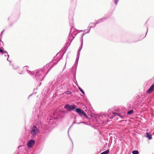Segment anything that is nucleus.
<instances>
[{
    "mask_svg": "<svg viewBox=\"0 0 154 154\" xmlns=\"http://www.w3.org/2000/svg\"><path fill=\"white\" fill-rule=\"evenodd\" d=\"M59 60L57 61V63H55L54 65H53L50 69H49L48 71L43 76H42L44 73V69L48 68L49 65V64H47L44 67V69H37L34 71L31 72L29 70H27L28 66H24L23 67V69H26L27 71V72L29 73L30 75H35V78L37 82L42 81L43 80L44 78L45 77L46 75L48 73L50 70L52 68V67L55 64H57ZM54 63L53 62H51L50 64L51 63Z\"/></svg>",
    "mask_w": 154,
    "mask_h": 154,
    "instance_id": "obj_1",
    "label": "nucleus"
},
{
    "mask_svg": "<svg viewBox=\"0 0 154 154\" xmlns=\"http://www.w3.org/2000/svg\"><path fill=\"white\" fill-rule=\"evenodd\" d=\"M20 14V12L19 11L17 12L14 11L12 14L8 18V20L10 21L15 20L19 18Z\"/></svg>",
    "mask_w": 154,
    "mask_h": 154,
    "instance_id": "obj_2",
    "label": "nucleus"
},
{
    "mask_svg": "<svg viewBox=\"0 0 154 154\" xmlns=\"http://www.w3.org/2000/svg\"><path fill=\"white\" fill-rule=\"evenodd\" d=\"M39 132V130L37 127L34 125L31 128L30 131L31 134L32 135V139L35 138L37 134Z\"/></svg>",
    "mask_w": 154,
    "mask_h": 154,
    "instance_id": "obj_3",
    "label": "nucleus"
},
{
    "mask_svg": "<svg viewBox=\"0 0 154 154\" xmlns=\"http://www.w3.org/2000/svg\"><path fill=\"white\" fill-rule=\"evenodd\" d=\"M64 108L67 109L68 111H70L71 110H75L76 108V106L74 105H70L68 104H66Z\"/></svg>",
    "mask_w": 154,
    "mask_h": 154,
    "instance_id": "obj_4",
    "label": "nucleus"
},
{
    "mask_svg": "<svg viewBox=\"0 0 154 154\" xmlns=\"http://www.w3.org/2000/svg\"><path fill=\"white\" fill-rule=\"evenodd\" d=\"M108 116L110 119H112L114 117L116 116L122 117V116L120 115V114L119 113L114 112H110Z\"/></svg>",
    "mask_w": 154,
    "mask_h": 154,
    "instance_id": "obj_5",
    "label": "nucleus"
},
{
    "mask_svg": "<svg viewBox=\"0 0 154 154\" xmlns=\"http://www.w3.org/2000/svg\"><path fill=\"white\" fill-rule=\"evenodd\" d=\"M75 111L81 116L83 115L85 116L87 115L86 113L82 109L80 108H78L76 109Z\"/></svg>",
    "mask_w": 154,
    "mask_h": 154,
    "instance_id": "obj_6",
    "label": "nucleus"
},
{
    "mask_svg": "<svg viewBox=\"0 0 154 154\" xmlns=\"http://www.w3.org/2000/svg\"><path fill=\"white\" fill-rule=\"evenodd\" d=\"M106 117V115L105 114L99 115L96 117V120H97V121H98L99 122L100 121H101L103 120H103H104V119Z\"/></svg>",
    "mask_w": 154,
    "mask_h": 154,
    "instance_id": "obj_7",
    "label": "nucleus"
},
{
    "mask_svg": "<svg viewBox=\"0 0 154 154\" xmlns=\"http://www.w3.org/2000/svg\"><path fill=\"white\" fill-rule=\"evenodd\" d=\"M35 141L34 140H29L27 143V146L29 148L32 147L35 144Z\"/></svg>",
    "mask_w": 154,
    "mask_h": 154,
    "instance_id": "obj_8",
    "label": "nucleus"
},
{
    "mask_svg": "<svg viewBox=\"0 0 154 154\" xmlns=\"http://www.w3.org/2000/svg\"><path fill=\"white\" fill-rule=\"evenodd\" d=\"M108 17H104L102 18H101L99 20H96L97 22L94 23V26H96V25L99 23H101L104 21L105 20H106V19L108 18Z\"/></svg>",
    "mask_w": 154,
    "mask_h": 154,
    "instance_id": "obj_9",
    "label": "nucleus"
},
{
    "mask_svg": "<svg viewBox=\"0 0 154 154\" xmlns=\"http://www.w3.org/2000/svg\"><path fill=\"white\" fill-rule=\"evenodd\" d=\"M154 90V85H152L149 88L147 91L146 93L148 94L151 93Z\"/></svg>",
    "mask_w": 154,
    "mask_h": 154,
    "instance_id": "obj_10",
    "label": "nucleus"
},
{
    "mask_svg": "<svg viewBox=\"0 0 154 154\" xmlns=\"http://www.w3.org/2000/svg\"><path fill=\"white\" fill-rule=\"evenodd\" d=\"M68 84L67 83L63 84L61 86V88L64 90H66L68 89Z\"/></svg>",
    "mask_w": 154,
    "mask_h": 154,
    "instance_id": "obj_11",
    "label": "nucleus"
},
{
    "mask_svg": "<svg viewBox=\"0 0 154 154\" xmlns=\"http://www.w3.org/2000/svg\"><path fill=\"white\" fill-rule=\"evenodd\" d=\"M94 23H91L89 24V26L88 27L87 29V32H86L85 34L88 33L90 32V31L91 28L94 27V26H91V24H93Z\"/></svg>",
    "mask_w": 154,
    "mask_h": 154,
    "instance_id": "obj_12",
    "label": "nucleus"
},
{
    "mask_svg": "<svg viewBox=\"0 0 154 154\" xmlns=\"http://www.w3.org/2000/svg\"><path fill=\"white\" fill-rule=\"evenodd\" d=\"M81 42V45L80 47H79L78 51V53L77 54V55H79L80 56V52L82 49V46H83V42Z\"/></svg>",
    "mask_w": 154,
    "mask_h": 154,
    "instance_id": "obj_13",
    "label": "nucleus"
},
{
    "mask_svg": "<svg viewBox=\"0 0 154 154\" xmlns=\"http://www.w3.org/2000/svg\"><path fill=\"white\" fill-rule=\"evenodd\" d=\"M81 42V45L80 47H79L78 51V53L77 54V55H79L80 56V52L82 49V46H83V42Z\"/></svg>",
    "mask_w": 154,
    "mask_h": 154,
    "instance_id": "obj_14",
    "label": "nucleus"
},
{
    "mask_svg": "<svg viewBox=\"0 0 154 154\" xmlns=\"http://www.w3.org/2000/svg\"><path fill=\"white\" fill-rule=\"evenodd\" d=\"M146 137L148 138L149 140H150L152 139V135L151 134H150L149 133H146Z\"/></svg>",
    "mask_w": 154,
    "mask_h": 154,
    "instance_id": "obj_15",
    "label": "nucleus"
},
{
    "mask_svg": "<svg viewBox=\"0 0 154 154\" xmlns=\"http://www.w3.org/2000/svg\"><path fill=\"white\" fill-rule=\"evenodd\" d=\"M55 83V82L54 81H53L51 82H49V85L50 86H52L51 89H54V88L53 89L52 87H53L54 86Z\"/></svg>",
    "mask_w": 154,
    "mask_h": 154,
    "instance_id": "obj_16",
    "label": "nucleus"
},
{
    "mask_svg": "<svg viewBox=\"0 0 154 154\" xmlns=\"http://www.w3.org/2000/svg\"><path fill=\"white\" fill-rule=\"evenodd\" d=\"M4 54V55L5 57H8V58H7V60L8 61H9L10 62H11L10 61L8 60V58L9 57V55L8 54V52L5 51H4L3 52V54Z\"/></svg>",
    "mask_w": 154,
    "mask_h": 154,
    "instance_id": "obj_17",
    "label": "nucleus"
},
{
    "mask_svg": "<svg viewBox=\"0 0 154 154\" xmlns=\"http://www.w3.org/2000/svg\"><path fill=\"white\" fill-rule=\"evenodd\" d=\"M77 57L76 58V60H75V65H76V68L77 67V65L78 64V61H79V55H77Z\"/></svg>",
    "mask_w": 154,
    "mask_h": 154,
    "instance_id": "obj_18",
    "label": "nucleus"
},
{
    "mask_svg": "<svg viewBox=\"0 0 154 154\" xmlns=\"http://www.w3.org/2000/svg\"><path fill=\"white\" fill-rule=\"evenodd\" d=\"M71 30H70V34H69V36H68V38L70 40H71V37H70V34L71 33L72 29V28H71ZM74 37H75L74 36H73V35L72 36V38L71 39V40L72 41L73 39V38H74Z\"/></svg>",
    "mask_w": 154,
    "mask_h": 154,
    "instance_id": "obj_19",
    "label": "nucleus"
},
{
    "mask_svg": "<svg viewBox=\"0 0 154 154\" xmlns=\"http://www.w3.org/2000/svg\"><path fill=\"white\" fill-rule=\"evenodd\" d=\"M69 24L71 25V26H72L73 24V21L72 17H71V19L69 20Z\"/></svg>",
    "mask_w": 154,
    "mask_h": 154,
    "instance_id": "obj_20",
    "label": "nucleus"
},
{
    "mask_svg": "<svg viewBox=\"0 0 154 154\" xmlns=\"http://www.w3.org/2000/svg\"><path fill=\"white\" fill-rule=\"evenodd\" d=\"M78 88L79 89V90H80V91L81 92V93L83 94H85V92L82 89L81 87H80L79 86H78Z\"/></svg>",
    "mask_w": 154,
    "mask_h": 154,
    "instance_id": "obj_21",
    "label": "nucleus"
},
{
    "mask_svg": "<svg viewBox=\"0 0 154 154\" xmlns=\"http://www.w3.org/2000/svg\"><path fill=\"white\" fill-rule=\"evenodd\" d=\"M109 152V150H107L105 151L102 152L100 154H108Z\"/></svg>",
    "mask_w": 154,
    "mask_h": 154,
    "instance_id": "obj_22",
    "label": "nucleus"
},
{
    "mask_svg": "<svg viewBox=\"0 0 154 154\" xmlns=\"http://www.w3.org/2000/svg\"><path fill=\"white\" fill-rule=\"evenodd\" d=\"M132 154H139V152L137 150H133L132 152Z\"/></svg>",
    "mask_w": 154,
    "mask_h": 154,
    "instance_id": "obj_23",
    "label": "nucleus"
},
{
    "mask_svg": "<svg viewBox=\"0 0 154 154\" xmlns=\"http://www.w3.org/2000/svg\"><path fill=\"white\" fill-rule=\"evenodd\" d=\"M116 6L118 5V3L119 1V0H113Z\"/></svg>",
    "mask_w": 154,
    "mask_h": 154,
    "instance_id": "obj_24",
    "label": "nucleus"
},
{
    "mask_svg": "<svg viewBox=\"0 0 154 154\" xmlns=\"http://www.w3.org/2000/svg\"><path fill=\"white\" fill-rule=\"evenodd\" d=\"M64 93L69 95V94H70L72 93V92L70 91H65L64 92Z\"/></svg>",
    "mask_w": 154,
    "mask_h": 154,
    "instance_id": "obj_25",
    "label": "nucleus"
},
{
    "mask_svg": "<svg viewBox=\"0 0 154 154\" xmlns=\"http://www.w3.org/2000/svg\"><path fill=\"white\" fill-rule=\"evenodd\" d=\"M133 110V109L129 110L127 112V114L128 115H130L132 113Z\"/></svg>",
    "mask_w": 154,
    "mask_h": 154,
    "instance_id": "obj_26",
    "label": "nucleus"
},
{
    "mask_svg": "<svg viewBox=\"0 0 154 154\" xmlns=\"http://www.w3.org/2000/svg\"><path fill=\"white\" fill-rule=\"evenodd\" d=\"M85 34V33L82 34L81 35V38L80 39V42H83V37Z\"/></svg>",
    "mask_w": 154,
    "mask_h": 154,
    "instance_id": "obj_27",
    "label": "nucleus"
},
{
    "mask_svg": "<svg viewBox=\"0 0 154 154\" xmlns=\"http://www.w3.org/2000/svg\"><path fill=\"white\" fill-rule=\"evenodd\" d=\"M4 52L3 48L2 47L0 48V53H1L2 54H3Z\"/></svg>",
    "mask_w": 154,
    "mask_h": 154,
    "instance_id": "obj_28",
    "label": "nucleus"
},
{
    "mask_svg": "<svg viewBox=\"0 0 154 154\" xmlns=\"http://www.w3.org/2000/svg\"><path fill=\"white\" fill-rule=\"evenodd\" d=\"M13 68L15 70H16L19 68V67L17 66H14L13 65Z\"/></svg>",
    "mask_w": 154,
    "mask_h": 154,
    "instance_id": "obj_29",
    "label": "nucleus"
},
{
    "mask_svg": "<svg viewBox=\"0 0 154 154\" xmlns=\"http://www.w3.org/2000/svg\"><path fill=\"white\" fill-rule=\"evenodd\" d=\"M76 124H79L81 123H84V124H85V122H79V123H76Z\"/></svg>",
    "mask_w": 154,
    "mask_h": 154,
    "instance_id": "obj_30",
    "label": "nucleus"
},
{
    "mask_svg": "<svg viewBox=\"0 0 154 154\" xmlns=\"http://www.w3.org/2000/svg\"><path fill=\"white\" fill-rule=\"evenodd\" d=\"M76 123V122L75 121L74 122L72 123V125H71V127H72L73 124H74L75 123Z\"/></svg>",
    "mask_w": 154,
    "mask_h": 154,
    "instance_id": "obj_31",
    "label": "nucleus"
},
{
    "mask_svg": "<svg viewBox=\"0 0 154 154\" xmlns=\"http://www.w3.org/2000/svg\"><path fill=\"white\" fill-rule=\"evenodd\" d=\"M18 73L20 74H21L23 73V72L22 71H21L20 73L19 72H18Z\"/></svg>",
    "mask_w": 154,
    "mask_h": 154,
    "instance_id": "obj_32",
    "label": "nucleus"
},
{
    "mask_svg": "<svg viewBox=\"0 0 154 154\" xmlns=\"http://www.w3.org/2000/svg\"><path fill=\"white\" fill-rule=\"evenodd\" d=\"M87 119H88V116H87V115H86L85 116Z\"/></svg>",
    "mask_w": 154,
    "mask_h": 154,
    "instance_id": "obj_33",
    "label": "nucleus"
},
{
    "mask_svg": "<svg viewBox=\"0 0 154 154\" xmlns=\"http://www.w3.org/2000/svg\"><path fill=\"white\" fill-rule=\"evenodd\" d=\"M4 30H3V31H2V32H1V34H2V33L4 31Z\"/></svg>",
    "mask_w": 154,
    "mask_h": 154,
    "instance_id": "obj_34",
    "label": "nucleus"
},
{
    "mask_svg": "<svg viewBox=\"0 0 154 154\" xmlns=\"http://www.w3.org/2000/svg\"><path fill=\"white\" fill-rule=\"evenodd\" d=\"M148 30V27H147V31L146 32H147ZM146 34H147V33H146Z\"/></svg>",
    "mask_w": 154,
    "mask_h": 154,
    "instance_id": "obj_35",
    "label": "nucleus"
},
{
    "mask_svg": "<svg viewBox=\"0 0 154 154\" xmlns=\"http://www.w3.org/2000/svg\"><path fill=\"white\" fill-rule=\"evenodd\" d=\"M55 58H56V57H54V59H53V60H55Z\"/></svg>",
    "mask_w": 154,
    "mask_h": 154,
    "instance_id": "obj_36",
    "label": "nucleus"
},
{
    "mask_svg": "<svg viewBox=\"0 0 154 154\" xmlns=\"http://www.w3.org/2000/svg\"><path fill=\"white\" fill-rule=\"evenodd\" d=\"M94 23L93 24H91V26H94Z\"/></svg>",
    "mask_w": 154,
    "mask_h": 154,
    "instance_id": "obj_37",
    "label": "nucleus"
},
{
    "mask_svg": "<svg viewBox=\"0 0 154 154\" xmlns=\"http://www.w3.org/2000/svg\"><path fill=\"white\" fill-rule=\"evenodd\" d=\"M76 85L77 86H78V83H77V82H76Z\"/></svg>",
    "mask_w": 154,
    "mask_h": 154,
    "instance_id": "obj_38",
    "label": "nucleus"
},
{
    "mask_svg": "<svg viewBox=\"0 0 154 154\" xmlns=\"http://www.w3.org/2000/svg\"><path fill=\"white\" fill-rule=\"evenodd\" d=\"M41 84V82H40L39 86H40Z\"/></svg>",
    "mask_w": 154,
    "mask_h": 154,
    "instance_id": "obj_39",
    "label": "nucleus"
},
{
    "mask_svg": "<svg viewBox=\"0 0 154 154\" xmlns=\"http://www.w3.org/2000/svg\"><path fill=\"white\" fill-rule=\"evenodd\" d=\"M32 95V94L31 95H29V97H30V96H31Z\"/></svg>",
    "mask_w": 154,
    "mask_h": 154,
    "instance_id": "obj_40",
    "label": "nucleus"
},
{
    "mask_svg": "<svg viewBox=\"0 0 154 154\" xmlns=\"http://www.w3.org/2000/svg\"><path fill=\"white\" fill-rule=\"evenodd\" d=\"M72 146H73V143H72Z\"/></svg>",
    "mask_w": 154,
    "mask_h": 154,
    "instance_id": "obj_41",
    "label": "nucleus"
},
{
    "mask_svg": "<svg viewBox=\"0 0 154 154\" xmlns=\"http://www.w3.org/2000/svg\"><path fill=\"white\" fill-rule=\"evenodd\" d=\"M70 139H71V141H72V140L71 139V138H70Z\"/></svg>",
    "mask_w": 154,
    "mask_h": 154,
    "instance_id": "obj_42",
    "label": "nucleus"
},
{
    "mask_svg": "<svg viewBox=\"0 0 154 154\" xmlns=\"http://www.w3.org/2000/svg\"><path fill=\"white\" fill-rule=\"evenodd\" d=\"M15 154H19L18 153H16Z\"/></svg>",
    "mask_w": 154,
    "mask_h": 154,
    "instance_id": "obj_43",
    "label": "nucleus"
},
{
    "mask_svg": "<svg viewBox=\"0 0 154 154\" xmlns=\"http://www.w3.org/2000/svg\"><path fill=\"white\" fill-rule=\"evenodd\" d=\"M58 54V53L57 54V56Z\"/></svg>",
    "mask_w": 154,
    "mask_h": 154,
    "instance_id": "obj_44",
    "label": "nucleus"
},
{
    "mask_svg": "<svg viewBox=\"0 0 154 154\" xmlns=\"http://www.w3.org/2000/svg\"><path fill=\"white\" fill-rule=\"evenodd\" d=\"M75 119H76V117H75Z\"/></svg>",
    "mask_w": 154,
    "mask_h": 154,
    "instance_id": "obj_45",
    "label": "nucleus"
}]
</instances>
